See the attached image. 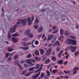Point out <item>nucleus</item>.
Here are the masks:
<instances>
[{"instance_id": "4", "label": "nucleus", "mask_w": 79, "mask_h": 79, "mask_svg": "<svg viewBox=\"0 0 79 79\" xmlns=\"http://www.w3.org/2000/svg\"><path fill=\"white\" fill-rule=\"evenodd\" d=\"M14 64L15 65H17V66H18L19 68L20 69H21L22 70L23 69V68L22 67H21V66L20 65L19 63V61H18V60H16L15 61Z\"/></svg>"}, {"instance_id": "24", "label": "nucleus", "mask_w": 79, "mask_h": 79, "mask_svg": "<svg viewBox=\"0 0 79 79\" xmlns=\"http://www.w3.org/2000/svg\"><path fill=\"white\" fill-rule=\"evenodd\" d=\"M44 66V65L43 64L41 65V67L38 70H37V72H39V71H41L42 70V67Z\"/></svg>"}, {"instance_id": "13", "label": "nucleus", "mask_w": 79, "mask_h": 79, "mask_svg": "<svg viewBox=\"0 0 79 79\" xmlns=\"http://www.w3.org/2000/svg\"><path fill=\"white\" fill-rule=\"evenodd\" d=\"M53 35H49L48 36V38L47 40H51L52 39H53Z\"/></svg>"}, {"instance_id": "42", "label": "nucleus", "mask_w": 79, "mask_h": 79, "mask_svg": "<svg viewBox=\"0 0 79 79\" xmlns=\"http://www.w3.org/2000/svg\"><path fill=\"white\" fill-rule=\"evenodd\" d=\"M56 52H58L60 51V48H56Z\"/></svg>"}, {"instance_id": "3", "label": "nucleus", "mask_w": 79, "mask_h": 79, "mask_svg": "<svg viewBox=\"0 0 79 79\" xmlns=\"http://www.w3.org/2000/svg\"><path fill=\"white\" fill-rule=\"evenodd\" d=\"M26 61V62H27L28 64H32V62L33 63H35V60L34 59H28Z\"/></svg>"}, {"instance_id": "7", "label": "nucleus", "mask_w": 79, "mask_h": 79, "mask_svg": "<svg viewBox=\"0 0 79 79\" xmlns=\"http://www.w3.org/2000/svg\"><path fill=\"white\" fill-rule=\"evenodd\" d=\"M19 21H20L22 23V24H23V26H24L26 25V19H20L19 20Z\"/></svg>"}, {"instance_id": "57", "label": "nucleus", "mask_w": 79, "mask_h": 79, "mask_svg": "<svg viewBox=\"0 0 79 79\" xmlns=\"http://www.w3.org/2000/svg\"><path fill=\"white\" fill-rule=\"evenodd\" d=\"M55 40H53L51 42L52 44H54L55 42Z\"/></svg>"}, {"instance_id": "38", "label": "nucleus", "mask_w": 79, "mask_h": 79, "mask_svg": "<svg viewBox=\"0 0 79 79\" xmlns=\"http://www.w3.org/2000/svg\"><path fill=\"white\" fill-rule=\"evenodd\" d=\"M57 29V28H56V26H53L52 28V30H54V31H55V30H56V29Z\"/></svg>"}, {"instance_id": "44", "label": "nucleus", "mask_w": 79, "mask_h": 79, "mask_svg": "<svg viewBox=\"0 0 79 79\" xmlns=\"http://www.w3.org/2000/svg\"><path fill=\"white\" fill-rule=\"evenodd\" d=\"M26 62V60H22L21 61L20 63L21 64H23V63H24Z\"/></svg>"}, {"instance_id": "55", "label": "nucleus", "mask_w": 79, "mask_h": 79, "mask_svg": "<svg viewBox=\"0 0 79 79\" xmlns=\"http://www.w3.org/2000/svg\"><path fill=\"white\" fill-rule=\"evenodd\" d=\"M58 56L59 58H61V54L59 53L58 55Z\"/></svg>"}, {"instance_id": "37", "label": "nucleus", "mask_w": 79, "mask_h": 79, "mask_svg": "<svg viewBox=\"0 0 79 79\" xmlns=\"http://www.w3.org/2000/svg\"><path fill=\"white\" fill-rule=\"evenodd\" d=\"M9 55H10V53H6V58H8V56H9Z\"/></svg>"}, {"instance_id": "26", "label": "nucleus", "mask_w": 79, "mask_h": 79, "mask_svg": "<svg viewBox=\"0 0 79 79\" xmlns=\"http://www.w3.org/2000/svg\"><path fill=\"white\" fill-rule=\"evenodd\" d=\"M46 74L48 77H50V72L47 71L46 72Z\"/></svg>"}, {"instance_id": "18", "label": "nucleus", "mask_w": 79, "mask_h": 79, "mask_svg": "<svg viewBox=\"0 0 79 79\" xmlns=\"http://www.w3.org/2000/svg\"><path fill=\"white\" fill-rule=\"evenodd\" d=\"M20 48L21 49H23V50H24L26 51V50H28L29 48V47H20Z\"/></svg>"}, {"instance_id": "33", "label": "nucleus", "mask_w": 79, "mask_h": 79, "mask_svg": "<svg viewBox=\"0 0 79 79\" xmlns=\"http://www.w3.org/2000/svg\"><path fill=\"white\" fill-rule=\"evenodd\" d=\"M23 45L24 47H27V45H28V43H23Z\"/></svg>"}, {"instance_id": "25", "label": "nucleus", "mask_w": 79, "mask_h": 79, "mask_svg": "<svg viewBox=\"0 0 79 79\" xmlns=\"http://www.w3.org/2000/svg\"><path fill=\"white\" fill-rule=\"evenodd\" d=\"M19 57V55L18 54H16L14 56V60H16L17 58H18Z\"/></svg>"}, {"instance_id": "31", "label": "nucleus", "mask_w": 79, "mask_h": 79, "mask_svg": "<svg viewBox=\"0 0 79 79\" xmlns=\"http://www.w3.org/2000/svg\"><path fill=\"white\" fill-rule=\"evenodd\" d=\"M35 55L37 56H38V55H39V52L38 50L36 51V52H35Z\"/></svg>"}, {"instance_id": "49", "label": "nucleus", "mask_w": 79, "mask_h": 79, "mask_svg": "<svg viewBox=\"0 0 79 79\" xmlns=\"http://www.w3.org/2000/svg\"><path fill=\"white\" fill-rule=\"evenodd\" d=\"M70 38H72V39H76V37H74L73 36H70Z\"/></svg>"}, {"instance_id": "9", "label": "nucleus", "mask_w": 79, "mask_h": 79, "mask_svg": "<svg viewBox=\"0 0 79 79\" xmlns=\"http://www.w3.org/2000/svg\"><path fill=\"white\" fill-rule=\"evenodd\" d=\"M40 74V72H39L37 74H36L33 75L32 77V78L33 79H36L39 76V75Z\"/></svg>"}, {"instance_id": "8", "label": "nucleus", "mask_w": 79, "mask_h": 79, "mask_svg": "<svg viewBox=\"0 0 79 79\" xmlns=\"http://www.w3.org/2000/svg\"><path fill=\"white\" fill-rule=\"evenodd\" d=\"M27 21L28 23V25L29 26H31L32 24V20L30 17H29L28 18Z\"/></svg>"}, {"instance_id": "5", "label": "nucleus", "mask_w": 79, "mask_h": 79, "mask_svg": "<svg viewBox=\"0 0 79 79\" xmlns=\"http://www.w3.org/2000/svg\"><path fill=\"white\" fill-rule=\"evenodd\" d=\"M18 27V25H14L13 27L11 28L10 30V32L11 33H13L15 32V30H16V27Z\"/></svg>"}, {"instance_id": "11", "label": "nucleus", "mask_w": 79, "mask_h": 79, "mask_svg": "<svg viewBox=\"0 0 79 79\" xmlns=\"http://www.w3.org/2000/svg\"><path fill=\"white\" fill-rule=\"evenodd\" d=\"M79 68L78 67H75L74 68L73 70V74H75L77 73V72L76 71H77L78 70H79Z\"/></svg>"}, {"instance_id": "34", "label": "nucleus", "mask_w": 79, "mask_h": 79, "mask_svg": "<svg viewBox=\"0 0 79 79\" xmlns=\"http://www.w3.org/2000/svg\"><path fill=\"white\" fill-rule=\"evenodd\" d=\"M34 27L35 29H38V27H39V25H36L34 26Z\"/></svg>"}, {"instance_id": "59", "label": "nucleus", "mask_w": 79, "mask_h": 79, "mask_svg": "<svg viewBox=\"0 0 79 79\" xmlns=\"http://www.w3.org/2000/svg\"><path fill=\"white\" fill-rule=\"evenodd\" d=\"M58 32V30H56V31H53L52 32V33H56V32Z\"/></svg>"}, {"instance_id": "40", "label": "nucleus", "mask_w": 79, "mask_h": 79, "mask_svg": "<svg viewBox=\"0 0 79 79\" xmlns=\"http://www.w3.org/2000/svg\"><path fill=\"white\" fill-rule=\"evenodd\" d=\"M12 41L13 43H16L18 42V40H12Z\"/></svg>"}, {"instance_id": "17", "label": "nucleus", "mask_w": 79, "mask_h": 79, "mask_svg": "<svg viewBox=\"0 0 79 79\" xmlns=\"http://www.w3.org/2000/svg\"><path fill=\"white\" fill-rule=\"evenodd\" d=\"M34 69H35V67H33L31 68H29L28 69V71H32L34 70Z\"/></svg>"}, {"instance_id": "53", "label": "nucleus", "mask_w": 79, "mask_h": 79, "mask_svg": "<svg viewBox=\"0 0 79 79\" xmlns=\"http://www.w3.org/2000/svg\"><path fill=\"white\" fill-rule=\"evenodd\" d=\"M39 44V41L37 40H36L35 41V44L36 45H37Z\"/></svg>"}, {"instance_id": "35", "label": "nucleus", "mask_w": 79, "mask_h": 79, "mask_svg": "<svg viewBox=\"0 0 79 79\" xmlns=\"http://www.w3.org/2000/svg\"><path fill=\"white\" fill-rule=\"evenodd\" d=\"M10 32H9L8 33V38L9 39H10L11 37V36L10 35Z\"/></svg>"}, {"instance_id": "23", "label": "nucleus", "mask_w": 79, "mask_h": 79, "mask_svg": "<svg viewBox=\"0 0 79 79\" xmlns=\"http://www.w3.org/2000/svg\"><path fill=\"white\" fill-rule=\"evenodd\" d=\"M35 66V69H38L39 68V67H40V64H38Z\"/></svg>"}, {"instance_id": "45", "label": "nucleus", "mask_w": 79, "mask_h": 79, "mask_svg": "<svg viewBox=\"0 0 79 79\" xmlns=\"http://www.w3.org/2000/svg\"><path fill=\"white\" fill-rule=\"evenodd\" d=\"M61 39H64V37H63V36H60L59 38V40H60Z\"/></svg>"}, {"instance_id": "19", "label": "nucleus", "mask_w": 79, "mask_h": 79, "mask_svg": "<svg viewBox=\"0 0 79 79\" xmlns=\"http://www.w3.org/2000/svg\"><path fill=\"white\" fill-rule=\"evenodd\" d=\"M63 33H64V30L63 29H61L60 30V34L61 35H63Z\"/></svg>"}, {"instance_id": "41", "label": "nucleus", "mask_w": 79, "mask_h": 79, "mask_svg": "<svg viewBox=\"0 0 79 79\" xmlns=\"http://www.w3.org/2000/svg\"><path fill=\"white\" fill-rule=\"evenodd\" d=\"M35 40H33V41H32V47L33 48H35V47H36L35 46H34V45H33V43H34V41Z\"/></svg>"}, {"instance_id": "54", "label": "nucleus", "mask_w": 79, "mask_h": 79, "mask_svg": "<svg viewBox=\"0 0 79 79\" xmlns=\"http://www.w3.org/2000/svg\"><path fill=\"white\" fill-rule=\"evenodd\" d=\"M69 76H66L65 77H64V78H66V79L69 78Z\"/></svg>"}, {"instance_id": "1", "label": "nucleus", "mask_w": 79, "mask_h": 79, "mask_svg": "<svg viewBox=\"0 0 79 79\" xmlns=\"http://www.w3.org/2000/svg\"><path fill=\"white\" fill-rule=\"evenodd\" d=\"M65 44H70L72 45H76L77 44V42L76 41L74 40H66L65 42Z\"/></svg>"}, {"instance_id": "20", "label": "nucleus", "mask_w": 79, "mask_h": 79, "mask_svg": "<svg viewBox=\"0 0 79 79\" xmlns=\"http://www.w3.org/2000/svg\"><path fill=\"white\" fill-rule=\"evenodd\" d=\"M64 34L65 35L68 36V35H69V33L68 31H65L64 32Z\"/></svg>"}, {"instance_id": "32", "label": "nucleus", "mask_w": 79, "mask_h": 79, "mask_svg": "<svg viewBox=\"0 0 79 79\" xmlns=\"http://www.w3.org/2000/svg\"><path fill=\"white\" fill-rule=\"evenodd\" d=\"M13 48H11V47H10L8 50L7 51L8 52H11V51H12V50H13Z\"/></svg>"}, {"instance_id": "29", "label": "nucleus", "mask_w": 79, "mask_h": 79, "mask_svg": "<svg viewBox=\"0 0 79 79\" xmlns=\"http://www.w3.org/2000/svg\"><path fill=\"white\" fill-rule=\"evenodd\" d=\"M79 55V51L76 52H75V56H76L77 55Z\"/></svg>"}, {"instance_id": "51", "label": "nucleus", "mask_w": 79, "mask_h": 79, "mask_svg": "<svg viewBox=\"0 0 79 79\" xmlns=\"http://www.w3.org/2000/svg\"><path fill=\"white\" fill-rule=\"evenodd\" d=\"M31 18L32 21H34V16H32Z\"/></svg>"}, {"instance_id": "36", "label": "nucleus", "mask_w": 79, "mask_h": 79, "mask_svg": "<svg viewBox=\"0 0 79 79\" xmlns=\"http://www.w3.org/2000/svg\"><path fill=\"white\" fill-rule=\"evenodd\" d=\"M31 54H29L26 56V57L27 58H31Z\"/></svg>"}, {"instance_id": "28", "label": "nucleus", "mask_w": 79, "mask_h": 79, "mask_svg": "<svg viewBox=\"0 0 79 79\" xmlns=\"http://www.w3.org/2000/svg\"><path fill=\"white\" fill-rule=\"evenodd\" d=\"M52 61H55V60H56V57H55V56H52Z\"/></svg>"}, {"instance_id": "61", "label": "nucleus", "mask_w": 79, "mask_h": 79, "mask_svg": "<svg viewBox=\"0 0 79 79\" xmlns=\"http://www.w3.org/2000/svg\"><path fill=\"white\" fill-rule=\"evenodd\" d=\"M69 48H67L65 49H64L65 51H68V49Z\"/></svg>"}, {"instance_id": "64", "label": "nucleus", "mask_w": 79, "mask_h": 79, "mask_svg": "<svg viewBox=\"0 0 79 79\" xmlns=\"http://www.w3.org/2000/svg\"><path fill=\"white\" fill-rule=\"evenodd\" d=\"M63 52H64L63 51H62V50L59 53H60V54H61V53Z\"/></svg>"}, {"instance_id": "46", "label": "nucleus", "mask_w": 79, "mask_h": 79, "mask_svg": "<svg viewBox=\"0 0 79 79\" xmlns=\"http://www.w3.org/2000/svg\"><path fill=\"white\" fill-rule=\"evenodd\" d=\"M42 34H40V35H38V37L39 38H40V37H41V36H42Z\"/></svg>"}, {"instance_id": "14", "label": "nucleus", "mask_w": 79, "mask_h": 79, "mask_svg": "<svg viewBox=\"0 0 79 79\" xmlns=\"http://www.w3.org/2000/svg\"><path fill=\"white\" fill-rule=\"evenodd\" d=\"M42 31H43V28L41 27H39V28L37 30V31H38L39 33L42 32Z\"/></svg>"}, {"instance_id": "47", "label": "nucleus", "mask_w": 79, "mask_h": 79, "mask_svg": "<svg viewBox=\"0 0 79 79\" xmlns=\"http://www.w3.org/2000/svg\"><path fill=\"white\" fill-rule=\"evenodd\" d=\"M26 72H27V70H25V71H23L22 73V74H25V73H26Z\"/></svg>"}, {"instance_id": "58", "label": "nucleus", "mask_w": 79, "mask_h": 79, "mask_svg": "<svg viewBox=\"0 0 79 79\" xmlns=\"http://www.w3.org/2000/svg\"><path fill=\"white\" fill-rule=\"evenodd\" d=\"M34 71H32L31 72H29V73L30 74H32L33 73H34Z\"/></svg>"}, {"instance_id": "43", "label": "nucleus", "mask_w": 79, "mask_h": 79, "mask_svg": "<svg viewBox=\"0 0 79 79\" xmlns=\"http://www.w3.org/2000/svg\"><path fill=\"white\" fill-rule=\"evenodd\" d=\"M24 66L25 68H28V65L27 64H24Z\"/></svg>"}, {"instance_id": "30", "label": "nucleus", "mask_w": 79, "mask_h": 79, "mask_svg": "<svg viewBox=\"0 0 79 79\" xmlns=\"http://www.w3.org/2000/svg\"><path fill=\"white\" fill-rule=\"evenodd\" d=\"M52 73H54V74H55L56 73H58V71L57 69L53 70H52Z\"/></svg>"}, {"instance_id": "50", "label": "nucleus", "mask_w": 79, "mask_h": 79, "mask_svg": "<svg viewBox=\"0 0 79 79\" xmlns=\"http://www.w3.org/2000/svg\"><path fill=\"white\" fill-rule=\"evenodd\" d=\"M25 76H30V73H28L26 74L25 75Z\"/></svg>"}, {"instance_id": "16", "label": "nucleus", "mask_w": 79, "mask_h": 79, "mask_svg": "<svg viewBox=\"0 0 79 79\" xmlns=\"http://www.w3.org/2000/svg\"><path fill=\"white\" fill-rule=\"evenodd\" d=\"M63 60H59L57 62V63L59 64H63Z\"/></svg>"}, {"instance_id": "39", "label": "nucleus", "mask_w": 79, "mask_h": 79, "mask_svg": "<svg viewBox=\"0 0 79 79\" xmlns=\"http://www.w3.org/2000/svg\"><path fill=\"white\" fill-rule=\"evenodd\" d=\"M44 75H45L44 73H42L41 74V78H43V77H44Z\"/></svg>"}, {"instance_id": "62", "label": "nucleus", "mask_w": 79, "mask_h": 79, "mask_svg": "<svg viewBox=\"0 0 79 79\" xmlns=\"http://www.w3.org/2000/svg\"><path fill=\"white\" fill-rule=\"evenodd\" d=\"M76 28L78 29L79 28V25H77L76 26Z\"/></svg>"}, {"instance_id": "12", "label": "nucleus", "mask_w": 79, "mask_h": 79, "mask_svg": "<svg viewBox=\"0 0 79 79\" xmlns=\"http://www.w3.org/2000/svg\"><path fill=\"white\" fill-rule=\"evenodd\" d=\"M60 45V43L58 41H57L54 44H52V45L53 47H55V46H58Z\"/></svg>"}, {"instance_id": "2", "label": "nucleus", "mask_w": 79, "mask_h": 79, "mask_svg": "<svg viewBox=\"0 0 79 79\" xmlns=\"http://www.w3.org/2000/svg\"><path fill=\"white\" fill-rule=\"evenodd\" d=\"M25 35H27L29 36L30 38H32L34 37V35L31 33L30 32V29H28L25 32Z\"/></svg>"}, {"instance_id": "48", "label": "nucleus", "mask_w": 79, "mask_h": 79, "mask_svg": "<svg viewBox=\"0 0 79 79\" xmlns=\"http://www.w3.org/2000/svg\"><path fill=\"white\" fill-rule=\"evenodd\" d=\"M11 40H18V38H17L14 37V38H11Z\"/></svg>"}, {"instance_id": "22", "label": "nucleus", "mask_w": 79, "mask_h": 79, "mask_svg": "<svg viewBox=\"0 0 79 79\" xmlns=\"http://www.w3.org/2000/svg\"><path fill=\"white\" fill-rule=\"evenodd\" d=\"M12 37H18V36H19V34L18 33H16L12 35Z\"/></svg>"}, {"instance_id": "21", "label": "nucleus", "mask_w": 79, "mask_h": 79, "mask_svg": "<svg viewBox=\"0 0 79 79\" xmlns=\"http://www.w3.org/2000/svg\"><path fill=\"white\" fill-rule=\"evenodd\" d=\"M50 59H47L45 61V64H48V63H50Z\"/></svg>"}, {"instance_id": "10", "label": "nucleus", "mask_w": 79, "mask_h": 79, "mask_svg": "<svg viewBox=\"0 0 79 79\" xmlns=\"http://www.w3.org/2000/svg\"><path fill=\"white\" fill-rule=\"evenodd\" d=\"M51 52H52V49L51 48L48 49V50L47 51L46 55L47 56L50 55V54H51Z\"/></svg>"}, {"instance_id": "56", "label": "nucleus", "mask_w": 79, "mask_h": 79, "mask_svg": "<svg viewBox=\"0 0 79 79\" xmlns=\"http://www.w3.org/2000/svg\"><path fill=\"white\" fill-rule=\"evenodd\" d=\"M8 61L11 60V57H9V58H8Z\"/></svg>"}, {"instance_id": "27", "label": "nucleus", "mask_w": 79, "mask_h": 79, "mask_svg": "<svg viewBox=\"0 0 79 79\" xmlns=\"http://www.w3.org/2000/svg\"><path fill=\"white\" fill-rule=\"evenodd\" d=\"M40 51L41 54H44V51L43 49H41L40 50Z\"/></svg>"}, {"instance_id": "52", "label": "nucleus", "mask_w": 79, "mask_h": 79, "mask_svg": "<svg viewBox=\"0 0 79 79\" xmlns=\"http://www.w3.org/2000/svg\"><path fill=\"white\" fill-rule=\"evenodd\" d=\"M67 63H68V60H67L66 62H64V65H66V64H67Z\"/></svg>"}, {"instance_id": "15", "label": "nucleus", "mask_w": 79, "mask_h": 79, "mask_svg": "<svg viewBox=\"0 0 79 79\" xmlns=\"http://www.w3.org/2000/svg\"><path fill=\"white\" fill-rule=\"evenodd\" d=\"M39 19H36L34 23V24H39Z\"/></svg>"}, {"instance_id": "6", "label": "nucleus", "mask_w": 79, "mask_h": 79, "mask_svg": "<svg viewBox=\"0 0 79 79\" xmlns=\"http://www.w3.org/2000/svg\"><path fill=\"white\" fill-rule=\"evenodd\" d=\"M69 49L72 50V52H76V50L77 48V47L73 46H70L69 47Z\"/></svg>"}, {"instance_id": "60", "label": "nucleus", "mask_w": 79, "mask_h": 79, "mask_svg": "<svg viewBox=\"0 0 79 79\" xmlns=\"http://www.w3.org/2000/svg\"><path fill=\"white\" fill-rule=\"evenodd\" d=\"M69 54H68L67 55V56H66V58H67V59H68V56H69Z\"/></svg>"}, {"instance_id": "63", "label": "nucleus", "mask_w": 79, "mask_h": 79, "mask_svg": "<svg viewBox=\"0 0 79 79\" xmlns=\"http://www.w3.org/2000/svg\"><path fill=\"white\" fill-rule=\"evenodd\" d=\"M45 11V9H43L42 10H41V11L42 12H43L44 11Z\"/></svg>"}]
</instances>
